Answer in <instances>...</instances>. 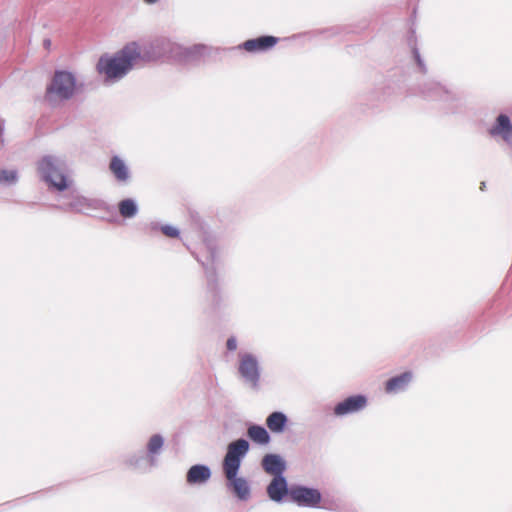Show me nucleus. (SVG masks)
I'll return each mask as SVG.
<instances>
[{
	"label": "nucleus",
	"instance_id": "nucleus-1",
	"mask_svg": "<svg viewBox=\"0 0 512 512\" xmlns=\"http://www.w3.org/2000/svg\"><path fill=\"white\" fill-rule=\"evenodd\" d=\"M142 59L140 46L136 42L126 44L114 55H103L99 58L96 70L106 79H120L126 75L138 60Z\"/></svg>",
	"mask_w": 512,
	"mask_h": 512
},
{
	"label": "nucleus",
	"instance_id": "nucleus-2",
	"mask_svg": "<svg viewBox=\"0 0 512 512\" xmlns=\"http://www.w3.org/2000/svg\"><path fill=\"white\" fill-rule=\"evenodd\" d=\"M248 449L249 443L244 439H238L228 445L223 460V472L228 481V486L240 500H247L250 496V487L246 479L237 477L241 459L248 452Z\"/></svg>",
	"mask_w": 512,
	"mask_h": 512
},
{
	"label": "nucleus",
	"instance_id": "nucleus-3",
	"mask_svg": "<svg viewBox=\"0 0 512 512\" xmlns=\"http://www.w3.org/2000/svg\"><path fill=\"white\" fill-rule=\"evenodd\" d=\"M77 80L73 73L57 70L46 88L45 98L51 104L70 100L77 93Z\"/></svg>",
	"mask_w": 512,
	"mask_h": 512
},
{
	"label": "nucleus",
	"instance_id": "nucleus-4",
	"mask_svg": "<svg viewBox=\"0 0 512 512\" xmlns=\"http://www.w3.org/2000/svg\"><path fill=\"white\" fill-rule=\"evenodd\" d=\"M38 170L43 179L58 191L69 189L72 180L51 158H44L38 164Z\"/></svg>",
	"mask_w": 512,
	"mask_h": 512
},
{
	"label": "nucleus",
	"instance_id": "nucleus-5",
	"mask_svg": "<svg viewBox=\"0 0 512 512\" xmlns=\"http://www.w3.org/2000/svg\"><path fill=\"white\" fill-rule=\"evenodd\" d=\"M289 496L300 506L316 507L321 501V493L317 489L307 487L291 488Z\"/></svg>",
	"mask_w": 512,
	"mask_h": 512
},
{
	"label": "nucleus",
	"instance_id": "nucleus-6",
	"mask_svg": "<svg viewBox=\"0 0 512 512\" xmlns=\"http://www.w3.org/2000/svg\"><path fill=\"white\" fill-rule=\"evenodd\" d=\"M239 372L243 378L251 383L253 387H257L259 381L258 362L250 354H244L240 358Z\"/></svg>",
	"mask_w": 512,
	"mask_h": 512
},
{
	"label": "nucleus",
	"instance_id": "nucleus-7",
	"mask_svg": "<svg viewBox=\"0 0 512 512\" xmlns=\"http://www.w3.org/2000/svg\"><path fill=\"white\" fill-rule=\"evenodd\" d=\"M367 404V399L362 395H354L339 402L334 407V414L343 416L350 413H355L362 410Z\"/></svg>",
	"mask_w": 512,
	"mask_h": 512
},
{
	"label": "nucleus",
	"instance_id": "nucleus-8",
	"mask_svg": "<svg viewBox=\"0 0 512 512\" xmlns=\"http://www.w3.org/2000/svg\"><path fill=\"white\" fill-rule=\"evenodd\" d=\"M279 41L274 36H260L246 40L241 47L249 53L265 52L273 48Z\"/></svg>",
	"mask_w": 512,
	"mask_h": 512
},
{
	"label": "nucleus",
	"instance_id": "nucleus-9",
	"mask_svg": "<svg viewBox=\"0 0 512 512\" xmlns=\"http://www.w3.org/2000/svg\"><path fill=\"white\" fill-rule=\"evenodd\" d=\"M491 136H500L505 142H512V124L508 116L500 114L495 125L489 130Z\"/></svg>",
	"mask_w": 512,
	"mask_h": 512
},
{
	"label": "nucleus",
	"instance_id": "nucleus-10",
	"mask_svg": "<svg viewBox=\"0 0 512 512\" xmlns=\"http://www.w3.org/2000/svg\"><path fill=\"white\" fill-rule=\"evenodd\" d=\"M287 482L284 477H274L267 487L269 498L275 502H280L285 495H289Z\"/></svg>",
	"mask_w": 512,
	"mask_h": 512
},
{
	"label": "nucleus",
	"instance_id": "nucleus-11",
	"mask_svg": "<svg viewBox=\"0 0 512 512\" xmlns=\"http://www.w3.org/2000/svg\"><path fill=\"white\" fill-rule=\"evenodd\" d=\"M262 467L264 471L274 477H281L285 470V463L275 454H267L262 459Z\"/></svg>",
	"mask_w": 512,
	"mask_h": 512
},
{
	"label": "nucleus",
	"instance_id": "nucleus-12",
	"mask_svg": "<svg viewBox=\"0 0 512 512\" xmlns=\"http://www.w3.org/2000/svg\"><path fill=\"white\" fill-rule=\"evenodd\" d=\"M211 476L210 469L205 465L192 466L186 475L189 484H201L206 482Z\"/></svg>",
	"mask_w": 512,
	"mask_h": 512
},
{
	"label": "nucleus",
	"instance_id": "nucleus-13",
	"mask_svg": "<svg viewBox=\"0 0 512 512\" xmlns=\"http://www.w3.org/2000/svg\"><path fill=\"white\" fill-rule=\"evenodd\" d=\"M412 373L404 372L401 375L389 379L385 384V391L387 393H396L403 390L411 381Z\"/></svg>",
	"mask_w": 512,
	"mask_h": 512
},
{
	"label": "nucleus",
	"instance_id": "nucleus-14",
	"mask_svg": "<svg viewBox=\"0 0 512 512\" xmlns=\"http://www.w3.org/2000/svg\"><path fill=\"white\" fill-rule=\"evenodd\" d=\"M287 417L282 412H273L266 419V425L271 432L281 433L284 431Z\"/></svg>",
	"mask_w": 512,
	"mask_h": 512
},
{
	"label": "nucleus",
	"instance_id": "nucleus-15",
	"mask_svg": "<svg viewBox=\"0 0 512 512\" xmlns=\"http://www.w3.org/2000/svg\"><path fill=\"white\" fill-rule=\"evenodd\" d=\"M247 435L257 444L266 445L270 442V436L262 426L251 425L247 430Z\"/></svg>",
	"mask_w": 512,
	"mask_h": 512
},
{
	"label": "nucleus",
	"instance_id": "nucleus-16",
	"mask_svg": "<svg viewBox=\"0 0 512 512\" xmlns=\"http://www.w3.org/2000/svg\"><path fill=\"white\" fill-rule=\"evenodd\" d=\"M109 168L118 181L124 182L128 179L127 167L119 157H112Z\"/></svg>",
	"mask_w": 512,
	"mask_h": 512
},
{
	"label": "nucleus",
	"instance_id": "nucleus-17",
	"mask_svg": "<svg viewBox=\"0 0 512 512\" xmlns=\"http://www.w3.org/2000/svg\"><path fill=\"white\" fill-rule=\"evenodd\" d=\"M18 181V172L16 169H1L0 184L4 186H12Z\"/></svg>",
	"mask_w": 512,
	"mask_h": 512
},
{
	"label": "nucleus",
	"instance_id": "nucleus-18",
	"mask_svg": "<svg viewBox=\"0 0 512 512\" xmlns=\"http://www.w3.org/2000/svg\"><path fill=\"white\" fill-rule=\"evenodd\" d=\"M137 212V207L133 200L125 199L119 203V213L124 218L133 217Z\"/></svg>",
	"mask_w": 512,
	"mask_h": 512
},
{
	"label": "nucleus",
	"instance_id": "nucleus-19",
	"mask_svg": "<svg viewBox=\"0 0 512 512\" xmlns=\"http://www.w3.org/2000/svg\"><path fill=\"white\" fill-rule=\"evenodd\" d=\"M162 445L163 438L158 434L153 435L148 442V450L150 453L155 454L161 449Z\"/></svg>",
	"mask_w": 512,
	"mask_h": 512
},
{
	"label": "nucleus",
	"instance_id": "nucleus-20",
	"mask_svg": "<svg viewBox=\"0 0 512 512\" xmlns=\"http://www.w3.org/2000/svg\"><path fill=\"white\" fill-rule=\"evenodd\" d=\"M161 232L169 237V238H177L179 236V231L177 228L170 226V225H164L161 228Z\"/></svg>",
	"mask_w": 512,
	"mask_h": 512
},
{
	"label": "nucleus",
	"instance_id": "nucleus-21",
	"mask_svg": "<svg viewBox=\"0 0 512 512\" xmlns=\"http://www.w3.org/2000/svg\"><path fill=\"white\" fill-rule=\"evenodd\" d=\"M226 346H227V349L230 350V351L236 350V348H237L236 339L234 337H230L227 340Z\"/></svg>",
	"mask_w": 512,
	"mask_h": 512
},
{
	"label": "nucleus",
	"instance_id": "nucleus-22",
	"mask_svg": "<svg viewBox=\"0 0 512 512\" xmlns=\"http://www.w3.org/2000/svg\"><path fill=\"white\" fill-rule=\"evenodd\" d=\"M42 45L44 47V49L49 52L50 49H51V40L50 39H44L43 42H42Z\"/></svg>",
	"mask_w": 512,
	"mask_h": 512
},
{
	"label": "nucleus",
	"instance_id": "nucleus-23",
	"mask_svg": "<svg viewBox=\"0 0 512 512\" xmlns=\"http://www.w3.org/2000/svg\"><path fill=\"white\" fill-rule=\"evenodd\" d=\"M158 0H144L145 3L147 4H153L155 2H157Z\"/></svg>",
	"mask_w": 512,
	"mask_h": 512
}]
</instances>
